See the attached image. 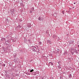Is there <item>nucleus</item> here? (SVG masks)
Returning <instances> with one entry per match:
<instances>
[{"label": "nucleus", "instance_id": "obj_17", "mask_svg": "<svg viewBox=\"0 0 79 79\" xmlns=\"http://www.w3.org/2000/svg\"><path fill=\"white\" fill-rule=\"evenodd\" d=\"M30 13H32V11H30Z\"/></svg>", "mask_w": 79, "mask_h": 79}, {"label": "nucleus", "instance_id": "obj_6", "mask_svg": "<svg viewBox=\"0 0 79 79\" xmlns=\"http://www.w3.org/2000/svg\"><path fill=\"white\" fill-rule=\"evenodd\" d=\"M5 40V38H2L1 39V40Z\"/></svg>", "mask_w": 79, "mask_h": 79}, {"label": "nucleus", "instance_id": "obj_23", "mask_svg": "<svg viewBox=\"0 0 79 79\" xmlns=\"http://www.w3.org/2000/svg\"><path fill=\"white\" fill-rule=\"evenodd\" d=\"M57 50H59V49H58Z\"/></svg>", "mask_w": 79, "mask_h": 79}, {"label": "nucleus", "instance_id": "obj_22", "mask_svg": "<svg viewBox=\"0 0 79 79\" xmlns=\"http://www.w3.org/2000/svg\"><path fill=\"white\" fill-rule=\"evenodd\" d=\"M78 47L79 48V45H78Z\"/></svg>", "mask_w": 79, "mask_h": 79}, {"label": "nucleus", "instance_id": "obj_21", "mask_svg": "<svg viewBox=\"0 0 79 79\" xmlns=\"http://www.w3.org/2000/svg\"><path fill=\"white\" fill-rule=\"evenodd\" d=\"M53 53H55V52L54 51H53Z\"/></svg>", "mask_w": 79, "mask_h": 79}, {"label": "nucleus", "instance_id": "obj_9", "mask_svg": "<svg viewBox=\"0 0 79 79\" xmlns=\"http://www.w3.org/2000/svg\"><path fill=\"white\" fill-rule=\"evenodd\" d=\"M39 45H41L42 44V43L41 42H39Z\"/></svg>", "mask_w": 79, "mask_h": 79}, {"label": "nucleus", "instance_id": "obj_5", "mask_svg": "<svg viewBox=\"0 0 79 79\" xmlns=\"http://www.w3.org/2000/svg\"><path fill=\"white\" fill-rule=\"evenodd\" d=\"M31 10L32 11H34V7H32L31 8Z\"/></svg>", "mask_w": 79, "mask_h": 79}, {"label": "nucleus", "instance_id": "obj_15", "mask_svg": "<svg viewBox=\"0 0 79 79\" xmlns=\"http://www.w3.org/2000/svg\"><path fill=\"white\" fill-rule=\"evenodd\" d=\"M72 55H73V54H74V53L72 52Z\"/></svg>", "mask_w": 79, "mask_h": 79}, {"label": "nucleus", "instance_id": "obj_2", "mask_svg": "<svg viewBox=\"0 0 79 79\" xmlns=\"http://www.w3.org/2000/svg\"><path fill=\"white\" fill-rule=\"evenodd\" d=\"M33 71H34V69H32L30 70V73H31V74H33V73H33Z\"/></svg>", "mask_w": 79, "mask_h": 79}, {"label": "nucleus", "instance_id": "obj_16", "mask_svg": "<svg viewBox=\"0 0 79 79\" xmlns=\"http://www.w3.org/2000/svg\"><path fill=\"white\" fill-rule=\"evenodd\" d=\"M71 50H73V48H71Z\"/></svg>", "mask_w": 79, "mask_h": 79}, {"label": "nucleus", "instance_id": "obj_18", "mask_svg": "<svg viewBox=\"0 0 79 79\" xmlns=\"http://www.w3.org/2000/svg\"><path fill=\"white\" fill-rule=\"evenodd\" d=\"M58 63L59 64H60V62H58Z\"/></svg>", "mask_w": 79, "mask_h": 79}, {"label": "nucleus", "instance_id": "obj_4", "mask_svg": "<svg viewBox=\"0 0 79 79\" xmlns=\"http://www.w3.org/2000/svg\"><path fill=\"white\" fill-rule=\"evenodd\" d=\"M49 64H51V66H53V64L52 62H50Z\"/></svg>", "mask_w": 79, "mask_h": 79}, {"label": "nucleus", "instance_id": "obj_8", "mask_svg": "<svg viewBox=\"0 0 79 79\" xmlns=\"http://www.w3.org/2000/svg\"><path fill=\"white\" fill-rule=\"evenodd\" d=\"M74 52H75L76 53H78V52H77V50L76 49L74 51Z\"/></svg>", "mask_w": 79, "mask_h": 79}, {"label": "nucleus", "instance_id": "obj_14", "mask_svg": "<svg viewBox=\"0 0 79 79\" xmlns=\"http://www.w3.org/2000/svg\"><path fill=\"white\" fill-rule=\"evenodd\" d=\"M2 66H3L5 67V64H2Z\"/></svg>", "mask_w": 79, "mask_h": 79}, {"label": "nucleus", "instance_id": "obj_10", "mask_svg": "<svg viewBox=\"0 0 79 79\" xmlns=\"http://www.w3.org/2000/svg\"><path fill=\"white\" fill-rule=\"evenodd\" d=\"M53 16H55V17H56V14H54L53 15Z\"/></svg>", "mask_w": 79, "mask_h": 79}, {"label": "nucleus", "instance_id": "obj_13", "mask_svg": "<svg viewBox=\"0 0 79 79\" xmlns=\"http://www.w3.org/2000/svg\"><path fill=\"white\" fill-rule=\"evenodd\" d=\"M66 53H67V52H65L64 53V54H66Z\"/></svg>", "mask_w": 79, "mask_h": 79}, {"label": "nucleus", "instance_id": "obj_12", "mask_svg": "<svg viewBox=\"0 0 79 79\" xmlns=\"http://www.w3.org/2000/svg\"><path fill=\"white\" fill-rule=\"evenodd\" d=\"M62 14H64V11H62Z\"/></svg>", "mask_w": 79, "mask_h": 79}, {"label": "nucleus", "instance_id": "obj_3", "mask_svg": "<svg viewBox=\"0 0 79 79\" xmlns=\"http://www.w3.org/2000/svg\"><path fill=\"white\" fill-rule=\"evenodd\" d=\"M57 37V36H56V35H53V36H52V37H53V38L54 39H55V37Z\"/></svg>", "mask_w": 79, "mask_h": 79}, {"label": "nucleus", "instance_id": "obj_11", "mask_svg": "<svg viewBox=\"0 0 79 79\" xmlns=\"http://www.w3.org/2000/svg\"><path fill=\"white\" fill-rule=\"evenodd\" d=\"M41 18H40V17L38 19V20H40Z\"/></svg>", "mask_w": 79, "mask_h": 79}, {"label": "nucleus", "instance_id": "obj_1", "mask_svg": "<svg viewBox=\"0 0 79 79\" xmlns=\"http://www.w3.org/2000/svg\"><path fill=\"white\" fill-rule=\"evenodd\" d=\"M31 49L35 52H36V48L34 46H32L30 48Z\"/></svg>", "mask_w": 79, "mask_h": 79}, {"label": "nucleus", "instance_id": "obj_20", "mask_svg": "<svg viewBox=\"0 0 79 79\" xmlns=\"http://www.w3.org/2000/svg\"><path fill=\"white\" fill-rule=\"evenodd\" d=\"M74 4H76V2H74Z\"/></svg>", "mask_w": 79, "mask_h": 79}, {"label": "nucleus", "instance_id": "obj_19", "mask_svg": "<svg viewBox=\"0 0 79 79\" xmlns=\"http://www.w3.org/2000/svg\"><path fill=\"white\" fill-rule=\"evenodd\" d=\"M72 8H73V9L74 8V7H72Z\"/></svg>", "mask_w": 79, "mask_h": 79}, {"label": "nucleus", "instance_id": "obj_7", "mask_svg": "<svg viewBox=\"0 0 79 79\" xmlns=\"http://www.w3.org/2000/svg\"><path fill=\"white\" fill-rule=\"evenodd\" d=\"M69 78H71V74H69Z\"/></svg>", "mask_w": 79, "mask_h": 79}, {"label": "nucleus", "instance_id": "obj_24", "mask_svg": "<svg viewBox=\"0 0 79 79\" xmlns=\"http://www.w3.org/2000/svg\"><path fill=\"white\" fill-rule=\"evenodd\" d=\"M57 52H58V51H57Z\"/></svg>", "mask_w": 79, "mask_h": 79}]
</instances>
